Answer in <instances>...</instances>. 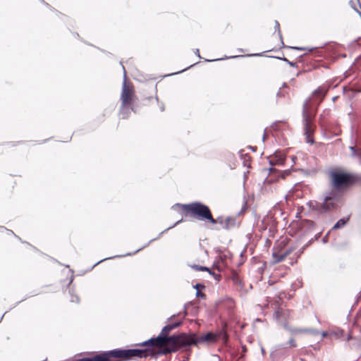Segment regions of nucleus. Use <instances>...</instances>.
I'll list each match as a JSON object with an SVG mask.
<instances>
[{"label":"nucleus","instance_id":"nucleus-32","mask_svg":"<svg viewBox=\"0 0 361 361\" xmlns=\"http://www.w3.org/2000/svg\"><path fill=\"white\" fill-rule=\"evenodd\" d=\"M160 109H161V111H164L165 107H164V105L163 104H161L160 105Z\"/></svg>","mask_w":361,"mask_h":361},{"label":"nucleus","instance_id":"nucleus-22","mask_svg":"<svg viewBox=\"0 0 361 361\" xmlns=\"http://www.w3.org/2000/svg\"><path fill=\"white\" fill-rule=\"evenodd\" d=\"M71 301L72 302L78 303L80 301L79 297L77 295L71 294Z\"/></svg>","mask_w":361,"mask_h":361},{"label":"nucleus","instance_id":"nucleus-9","mask_svg":"<svg viewBox=\"0 0 361 361\" xmlns=\"http://www.w3.org/2000/svg\"><path fill=\"white\" fill-rule=\"evenodd\" d=\"M122 68L123 69V83L122 86V92H121V104H122V113H123V111L127 108V105L130 103L131 100V92L129 87L126 85V73L124 66L122 65Z\"/></svg>","mask_w":361,"mask_h":361},{"label":"nucleus","instance_id":"nucleus-43","mask_svg":"<svg viewBox=\"0 0 361 361\" xmlns=\"http://www.w3.org/2000/svg\"><path fill=\"white\" fill-rule=\"evenodd\" d=\"M174 317H175V314H173L169 319H172Z\"/></svg>","mask_w":361,"mask_h":361},{"label":"nucleus","instance_id":"nucleus-45","mask_svg":"<svg viewBox=\"0 0 361 361\" xmlns=\"http://www.w3.org/2000/svg\"><path fill=\"white\" fill-rule=\"evenodd\" d=\"M357 4H358V6L360 7V6H361V5H360V4L359 3V1H357Z\"/></svg>","mask_w":361,"mask_h":361},{"label":"nucleus","instance_id":"nucleus-20","mask_svg":"<svg viewBox=\"0 0 361 361\" xmlns=\"http://www.w3.org/2000/svg\"><path fill=\"white\" fill-rule=\"evenodd\" d=\"M288 94V93L285 91H283L281 90V89L279 90V91L277 92L276 94V97L278 98L279 101L278 102H280L279 99L281 98H285L286 97V95Z\"/></svg>","mask_w":361,"mask_h":361},{"label":"nucleus","instance_id":"nucleus-17","mask_svg":"<svg viewBox=\"0 0 361 361\" xmlns=\"http://www.w3.org/2000/svg\"><path fill=\"white\" fill-rule=\"evenodd\" d=\"M274 28H275V32H277V33H278L279 37L280 39V41H281V45H282V47H285V44H284L283 41L282 34H281V30H280V24H279V23L277 20H275Z\"/></svg>","mask_w":361,"mask_h":361},{"label":"nucleus","instance_id":"nucleus-3","mask_svg":"<svg viewBox=\"0 0 361 361\" xmlns=\"http://www.w3.org/2000/svg\"><path fill=\"white\" fill-rule=\"evenodd\" d=\"M327 89L319 87L315 90L311 97L307 98L302 105V123L304 126V134L306 137V142L310 144L314 142L312 136L314 132V125L312 123L313 116L310 112L312 106H319L326 96Z\"/></svg>","mask_w":361,"mask_h":361},{"label":"nucleus","instance_id":"nucleus-38","mask_svg":"<svg viewBox=\"0 0 361 361\" xmlns=\"http://www.w3.org/2000/svg\"><path fill=\"white\" fill-rule=\"evenodd\" d=\"M207 272H208L209 274H212V275H213V274H214V272H212L210 269H209V271H207Z\"/></svg>","mask_w":361,"mask_h":361},{"label":"nucleus","instance_id":"nucleus-41","mask_svg":"<svg viewBox=\"0 0 361 361\" xmlns=\"http://www.w3.org/2000/svg\"><path fill=\"white\" fill-rule=\"evenodd\" d=\"M185 315H187V312H186V310H185V311H184V316H185Z\"/></svg>","mask_w":361,"mask_h":361},{"label":"nucleus","instance_id":"nucleus-1","mask_svg":"<svg viewBox=\"0 0 361 361\" xmlns=\"http://www.w3.org/2000/svg\"><path fill=\"white\" fill-rule=\"evenodd\" d=\"M182 207L186 215L190 214L194 216H197L199 220L207 221L212 224H219L221 228L226 230H229L236 226V219L234 217L228 216L224 219L219 216L217 219H214L210 209L206 204L200 202H193L190 204H176L173 206Z\"/></svg>","mask_w":361,"mask_h":361},{"label":"nucleus","instance_id":"nucleus-7","mask_svg":"<svg viewBox=\"0 0 361 361\" xmlns=\"http://www.w3.org/2000/svg\"><path fill=\"white\" fill-rule=\"evenodd\" d=\"M331 182L336 191L344 187L352 185L354 182L353 176L349 173L331 171L330 172Z\"/></svg>","mask_w":361,"mask_h":361},{"label":"nucleus","instance_id":"nucleus-31","mask_svg":"<svg viewBox=\"0 0 361 361\" xmlns=\"http://www.w3.org/2000/svg\"><path fill=\"white\" fill-rule=\"evenodd\" d=\"M342 334H343V331H341H341H339V332H338V333H336V332L335 333V334L336 335V336H337V337H339V336H340V335L341 336V335H342Z\"/></svg>","mask_w":361,"mask_h":361},{"label":"nucleus","instance_id":"nucleus-18","mask_svg":"<svg viewBox=\"0 0 361 361\" xmlns=\"http://www.w3.org/2000/svg\"><path fill=\"white\" fill-rule=\"evenodd\" d=\"M127 108L128 109H126L123 111V113H122V105L121 106L120 115H121V118L123 119L127 118L128 117L129 114H130V111H133V109L130 108L128 105H127Z\"/></svg>","mask_w":361,"mask_h":361},{"label":"nucleus","instance_id":"nucleus-10","mask_svg":"<svg viewBox=\"0 0 361 361\" xmlns=\"http://www.w3.org/2000/svg\"><path fill=\"white\" fill-rule=\"evenodd\" d=\"M182 221H183V219H180V220L177 221H176L175 224H173L172 226H171L168 227V228H166L164 231H161V232L159 234V235H158V237H157V238H155L152 239L151 240H149V242L147 245H145V246H143V247H142L139 248L138 250H137L136 251H135V252H133V254L137 253V252H139L140 250H142V249H143L144 247H147V246L150 243H152V241H154V240H155L158 239V238H159V237H160L163 233H165V232H166L167 231H169V230H170V229H171V228H174L176 226H177L178 224H180V222H182ZM133 255V253H130V252H129V253H127V254H126V255H116V256H115V257H125V256H129V255ZM113 258H114V257H107V258H105V259H102V260L99 261L97 263H96V264L94 265V267H95L97 264H99L100 262H103V261H104V260L110 259H113Z\"/></svg>","mask_w":361,"mask_h":361},{"label":"nucleus","instance_id":"nucleus-44","mask_svg":"<svg viewBox=\"0 0 361 361\" xmlns=\"http://www.w3.org/2000/svg\"><path fill=\"white\" fill-rule=\"evenodd\" d=\"M347 339H348V340H350V335L348 336V338H347Z\"/></svg>","mask_w":361,"mask_h":361},{"label":"nucleus","instance_id":"nucleus-48","mask_svg":"<svg viewBox=\"0 0 361 361\" xmlns=\"http://www.w3.org/2000/svg\"><path fill=\"white\" fill-rule=\"evenodd\" d=\"M274 169H270V171L271 172L272 171H274Z\"/></svg>","mask_w":361,"mask_h":361},{"label":"nucleus","instance_id":"nucleus-24","mask_svg":"<svg viewBox=\"0 0 361 361\" xmlns=\"http://www.w3.org/2000/svg\"><path fill=\"white\" fill-rule=\"evenodd\" d=\"M288 344L293 348H295L297 346V344L293 338L289 340Z\"/></svg>","mask_w":361,"mask_h":361},{"label":"nucleus","instance_id":"nucleus-40","mask_svg":"<svg viewBox=\"0 0 361 361\" xmlns=\"http://www.w3.org/2000/svg\"><path fill=\"white\" fill-rule=\"evenodd\" d=\"M185 70H187V68L183 69L182 71H178V73H181V72H183V71H185Z\"/></svg>","mask_w":361,"mask_h":361},{"label":"nucleus","instance_id":"nucleus-2","mask_svg":"<svg viewBox=\"0 0 361 361\" xmlns=\"http://www.w3.org/2000/svg\"><path fill=\"white\" fill-rule=\"evenodd\" d=\"M182 321H178L163 327L161 334L156 338H151L147 341L136 343L137 345L149 346V347H162L165 343L173 345L172 349L162 351L161 353L175 351L179 346H185V341L188 337L187 334H182L178 335H172L169 336V333L173 329L180 326Z\"/></svg>","mask_w":361,"mask_h":361},{"label":"nucleus","instance_id":"nucleus-39","mask_svg":"<svg viewBox=\"0 0 361 361\" xmlns=\"http://www.w3.org/2000/svg\"><path fill=\"white\" fill-rule=\"evenodd\" d=\"M323 241H324V243H326V237H324V238H323Z\"/></svg>","mask_w":361,"mask_h":361},{"label":"nucleus","instance_id":"nucleus-25","mask_svg":"<svg viewBox=\"0 0 361 361\" xmlns=\"http://www.w3.org/2000/svg\"><path fill=\"white\" fill-rule=\"evenodd\" d=\"M246 352H247L246 347L245 345L242 346V354L239 356L238 359H242Z\"/></svg>","mask_w":361,"mask_h":361},{"label":"nucleus","instance_id":"nucleus-37","mask_svg":"<svg viewBox=\"0 0 361 361\" xmlns=\"http://www.w3.org/2000/svg\"><path fill=\"white\" fill-rule=\"evenodd\" d=\"M265 137H266V135H265V133H264V135H263V137H262V140H263V141H264Z\"/></svg>","mask_w":361,"mask_h":361},{"label":"nucleus","instance_id":"nucleus-34","mask_svg":"<svg viewBox=\"0 0 361 361\" xmlns=\"http://www.w3.org/2000/svg\"><path fill=\"white\" fill-rule=\"evenodd\" d=\"M327 335H328V333H327V332H326V331H323V332H322V336H323V337H326Z\"/></svg>","mask_w":361,"mask_h":361},{"label":"nucleus","instance_id":"nucleus-26","mask_svg":"<svg viewBox=\"0 0 361 361\" xmlns=\"http://www.w3.org/2000/svg\"><path fill=\"white\" fill-rule=\"evenodd\" d=\"M41 2L50 11H53L54 8L51 7V5H49L48 3L45 2L44 0H40Z\"/></svg>","mask_w":361,"mask_h":361},{"label":"nucleus","instance_id":"nucleus-46","mask_svg":"<svg viewBox=\"0 0 361 361\" xmlns=\"http://www.w3.org/2000/svg\"><path fill=\"white\" fill-rule=\"evenodd\" d=\"M295 80L293 78L290 80V82H293Z\"/></svg>","mask_w":361,"mask_h":361},{"label":"nucleus","instance_id":"nucleus-12","mask_svg":"<svg viewBox=\"0 0 361 361\" xmlns=\"http://www.w3.org/2000/svg\"><path fill=\"white\" fill-rule=\"evenodd\" d=\"M349 149L351 151L350 156L353 158L357 159L360 164H361V142L350 146Z\"/></svg>","mask_w":361,"mask_h":361},{"label":"nucleus","instance_id":"nucleus-30","mask_svg":"<svg viewBox=\"0 0 361 361\" xmlns=\"http://www.w3.org/2000/svg\"><path fill=\"white\" fill-rule=\"evenodd\" d=\"M213 358L215 361H220V357L217 355H213Z\"/></svg>","mask_w":361,"mask_h":361},{"label":"nucleus","instance_id":"nucleus-16","mask_svg":"<svg viewBox=\"0 0 361 361\" xmlns=\"http://www.w3.org/2000/svg\"><path fill=\"white\" fill-rule=\"evenodd\" d=\"M349 217H347L346 219H339L334 226L333 229H339L342 228L346 223L348 221Z\"/></svg>","mask_w":361,"mask_h":361},{"label":"nucleus","instance_id":"nucleus-42","mask_svg":"<svg viewBox=\"0 0 361 361\" xmlns=\"http://www.w3.org/2000/svg\"><path fill=\"white\" fill-rule=\"evenodd\" d=\"M283 87H286V83H283Z\"/></svg>","mask_w":361,"mask_h":361},{"label":"nucleus","instance_id":"nucleus-23","mask_svg":"<svg viewBox=\"0 0 361 361\" xmlns=\"http://www.w3.org/2000/svg\"><path fill=\"white\" fill-rule=\"evenodd\" d=\"M6 231V232H8V233H10V234H13V235H14V233L13 232V231H11V230H8V229H7L6 228H5L4 226H0V232H3V231Z\"/></svg>","mask_w":361,"mask_h":361},{"label":"nucleus","instance_id":"nucleus-6","mask_svg":"<svg viewBox=\"0 0 361 361\" xmlns=\"http://www.w3.org/2000/svg\"><path fill=\"white\" fill-rule=\"evenodd\" d=\"M341 195L338 191L331 190L326 192L322 202L319 205V209L324 212H329L336 209L341 202Z\"/></svg>","mask_w":361,"mask_h":361},{"label":"nucleus","instance_id":"nucleus-21","mask_svg":"<svg viewBox=\"0 0 361 361\" xmlns=\"http://www.w3.org/2000/svg\"><path fill=\"white\" fill-rule=\"evenodd\" d=\"M274 58H276V56H274ZM276 59H281V60H283V61H286L290 66H293V67L296 66V63H293L292 61H288L286 58L276 57Z\"/></svg>","mask_w":361,"mask_h":361},{"label":"nucleus","instance_id":"nucleus-5","mask_svg":"<svg viewBox=\"0 0 361 361\" xmlns=\"http://www.w3.org/2000/svg\"><path fill=\"white\" fill-rule=\"evenodd\" d=\"M220 337H222L225 341H226L228 338L227 334L224 331H221L218 334H214L213 332L209 331L207 332L206 334L200 336H197L196 334H192L188 335L185 343V346L197 345L203 343H207L208 344L214 343Z\"/></svg>","mask_w":361,"mask_h":361},{"label":"nucleus","instance_id":"nucleus-8","mask_svg":"<svg viewBox=\"0 0 361 361\" xmlns=\"http://www.w3.org/2000/svg\"><path fill=\"white\" fill-rule=\"evenodd\" d=\"M290 311L288 309L279 307L274 313V318L280 324L283 325V328L292 333L305 332L307 330L290 329L288 324L287 320L290 317Z\"/></svg>","mask_w":361,"mask_h":361},{"label":"nucleus","instance_id":"nucleus-36","mask_svg":"<svg viewBox=\"0 0 361 361\" xmlns=\"http://www.w3.org/2000/svg\"><path fill=\"white\" fill-rule=\"evenodd\" d=\"M307 246V245H305V246L302 247V249H300V253H302V252L304 251V250L305 249V247H306Z\"/></svg>","mask_w":361,"mask_h":361},{"label":"nucleus","instance_id":"nucleus-35","mask_svg":"<svg viewBox=\"0 0 361 361\" xmlns=\"http://www.w3.org/2000/svg\"><path fill=\"white\" fill-rule=\"evenodd\" d=\"M261 352H262V355L265 354V350H264V348L263 347L261 348Z\"/></svg>","mask_w":361,"mask_h":361},{"label":"nucleus","instance_id":"nucleus-15","mask_svg":"<svg viewBox=\"0 0 361 361\" xmlns=\"http://www.w3.org/2000/svg\"><path fill=\"white\" fill-rule=\"evenodd\" d=\"M288 49H297V50H307L310 52H314L315 56H320L319 51L317 47H287Z\"/></svg>","mask_w":361,"mask_h":361},{"label":"nucleus","instance_id":"nucleus-13","mask_svg":"<svg viewBox=\"0 0 361 361\" xmlns=\"http://www.w3.org/2000/svg\"><path fill=\"white\" fill-rule=\"evenodd\" d=\"M292 252V249H286L281 252H274L272 253V258L274 263H279L282 262L290 252Z\"/></svg>","mask_w":361,"mask_h":361},{"label":"nucleus","instance_id":"nucleus-14","mask_svg":"<svg viewBox=\"0 0 361 361\" xmlns=\"http://www.w3.org/2000/svg\"><path fill=\"white\" fill-rule=\"evenodd\" d=\"M263 56V54L262 53H259V54H247L245 56ZM244 56H243V55L225 56L224 58H221V59H211V60L206 59V61L212 62V61H221V60H224V59H235V58L244 57Z\"/></svg>","mask_w":361,"mask_h":361},{"label":"nucleus","instance_id":"nucleus-11","mask_svg":"<svg viewBox=\"0 0 361 361\" xmlns=\"http://www.w3.org/2000/svg\"><path fill=\"white\" fill-rule=\"evenodd\" d=\"M286 158L283 154L280 152H276L274 155L270 157L269 164L274 165H283L285 163Z\"/></svg>","mask_w":361,"mask_h":361},{"label":"nucleus","instance_id":"nucleus-27","mask_svg":"<svg viewBox=\"0 0 361 361\" xmlns=\"http://www.w3.org/2000/svg\"><path fill=\"white\" fill-rule=\"evenodd\" d=\"M290 173L289 170H285L281 173V177L282 178H285L286 176H288Z\"/></svg>","mask_w":361,"mask_h":361},{"label":"nucleus","instance_id":"nucleus-33","mask_svg":"<svg viewBox=\"0 0 361 361\" xmlns=\"http://www.w3.org/2000/svg\"><path fill=\"white\" fill-rule=\"evenodd\" d=\"M200 286V284L197 283V284L194 286V288L197 289V288H199V286ZM201 286H202V287H204V286H202V285H201Z\"/></svg>","mask_w":361,"mask_h":361},{"label":"nucleus","instance_id":"nucleus-4","mask_svg":"<svg viewBox=\"0 0 361 361\" xmlns=\"http://www.w3.org/2000/svg\"><path fill=\"white\" fill-rule=\"evenodd\" d=\"M141 347L140 345H135ZM144 348L135 349H114L109 351L110 360L121 359L126 361L133 357L143 358L147 357H153L156 355L154 347L143 346Z\"/></svg>","mask_w":361,"mask_h":361},{"label":"nucleus","instance_id":"nucleus-47","mask_svg":"<svg viewBox=\"0 0 361 361\" xmlns=\"http://www.w3.org/2000/svg\"><path fill=\"white\" fill-rule=\"evenodd\" d=\"M336 97H334V98H333V101H335V100H336Z\"/></svg>","mask_w":361,"mask_h":361},{"label":"nucleus","instance_id":"nucleus-19","mask_svg":"<svg viewBox=\"0 0 361 361\" xmlns=\"http://www.w3.org/2000/svg\"><path fill=\"white\" fill-rule=\"evenodd\" d=\"M190 267H191V268H192L193 269H195L196 271H209V269L207 267L199 266V265H196V264L191 265Z\"/></svg>","mask_w":361,"mask_h":361},{"label":"nucleus","instance_id":"nucleus-28","mask_svg":"<svg viewBox=\"0 0 361 361\" xmlns=\"http://www.w3.org/2000/svg\"><path fill=\"white\" fill-rule=\"evenodd\" d=\"M196 295H197V297H202V298L204 297V293H200L199 290H197V291Z\"/></svg>","mask_w":361,"mask_h":361},{"label":"nucleus","instance_id":"nucleus-29","mask_svg":"<svg viewBox=\"0 0 361 361\" xmlns=\"http://www.w3.org/2000/svg\"><path fill=\"white\" fill-rule=\"evenodd\" d=\"M195 54L197 56L198 58L201 59V56L200 54L199 49H196L195 51Z\"/></svg>","mask_w":361,"mask_h":361}]
</instances>
